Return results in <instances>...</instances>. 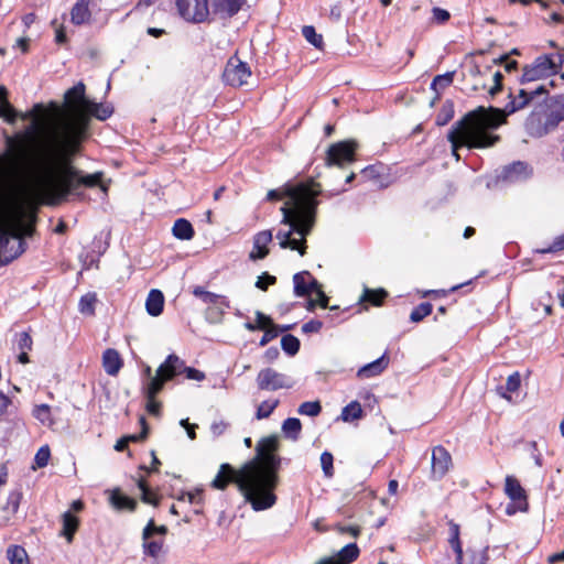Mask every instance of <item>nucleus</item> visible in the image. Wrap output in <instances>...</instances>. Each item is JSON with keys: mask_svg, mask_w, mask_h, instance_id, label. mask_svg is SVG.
I'll return each instance as SVG.
<instances>
[{"mask_svg": "<svg viewBox=\"0 0 564 564\" xmlns=\"http://www.w3.org/2000/svg\"><path fill=\"white\" fill-rule=\"evenodd\" d=\"M88 116H77L62 127V142L40 151L34 156L32 174L28 181L36 191L53 196L57 202L66 200L70 195L80 196L82 186L96 187L106 192L101 184V172L85 174L73 165V159L80 143L88 135Z\"/></svg>", "mask_w": 564, "mask_h": 564, "instance_id": "1", "label": "nucleus"}, {"mask_svg": "<svg viewBox=\"0 0 564 564\" xmlns=\"http://www.w3.org/2000/svg\"><path fill=\"white\" fill-rule=\"evenodd\" d=\"M289 200L281 207L283 213L282 224L288 225V230H278L275 238L282 249L297 250L301 256L306 252V237L311 234L316 218L322 194L319 184L312 182L297 184L288 191Z\"/></svg>", "mask_w": 564, "mask_h": 564, "instance_id": "2", "label": "nucleus"}, {"mask_svg": "<svg viewBox=\"0 0 564 564\" xmlns=\"http://www.w3.org/2000/svg\"><path fill=\"white\" fill-rule=\"evenodd\" d=\"M494 113H487L486 108L480 106L466 113L460 120L456 121L447 134L452 145V154L457 161L460 156L458 150L463 147L468 149H484L495 145L500 137L490 133L501 126L499 110Z\"/></svg>", "mask_w": 564, "mask_h": 564, "instance_id": "3", "label": "nucleus"}, {"mask_svg": "<svg viewBox=\"0 0 564 564\" xmlns=\"http://www.w3.org/2000/svg\"><path fill=\"white\" fill-rule=\"evenodd\" d=\"M43 111L44 107L42 104H35L34 107L26 112L18 111V118H21L22 120H31V123L26 127V129L23 132H19L14 137L9 134L4 135V142L7 147L4 155L10 156L14 165L20 167L24 172L26 177H29L32 174L33 167L31 166L33 164L34 156L37 155L40 151H43V149L52 147L53 144H59L62 142L63 124L70 118L77 116H86L78 109L76 105L73 106V113L66 119H64L59 124L57 138L47 142H43L35 148H29L26 147V141L37 132L40 124V116Z\"/></svg>", "mask_w": 564, "mask_h": 564, "instance_id": "4", "label": "nucleus"}, {"mask_svg": "<svg viewBox=\"0 0 564 564\" xmlns=\"http://www.w3.org/2000/svg\"><path fill=\"white\" fill-rule=\"evenodd\" d=\"M276 435L262 437L256 446V456L243 465V473L249 475L260 498L267 494H274L278 485V470L281 458L276 455L279 449Z\"/></svg>", "mask_w": 564, "mask_h": 564, "instance_id": "5", "label": "nucleus"}, {"mask_svg": "<svg viewBox=\"0 0 564 564\" xmlns=\"http://www.w3.org/2000/svg\"><path fill=\"white\" fill-rule=\"evenodd\" d=\"M231 482L237 486L239 492L245 497V500L249 502L256 511L269 509L276 501L274 494L269 492L265 498L259 497L249 475L243 473V466L239 469H235L230 464L224 463L220 465L210 486L214 489L224 490Z\"/></svg>", "mask_w": 564, "mask_h": 564, "instance_id": "6", "label": "nucleus"}, {"mask_svg": "<svg viewBox=\"0 0 564 564\" xmlns=\"http://www.w3.org/2000/svg\"><path fill=\"white\" fill-rule=\"evenodd\" d=\"M34 228L17 218L9 228L0 229V265H8L19 258L26 248L24 237H31Z\"/></svg>", "mask_w": 564, "mask_h": 564, "instance_id": "7", "label": "nucleus"}, {"mask_svg": "<svg viewBox=\"0 0 564 564\" xmlns=\"http://www.w3.org/2000/svg\"><path fill=\"white\" fill-rule=\"evenodd\" d=\"M547 85L540 84L534 88L519 89L518 94L513 96L511 93L509 94L510 101L505 106L503 109L489 107L486 109L487 113H494V110H499V118L501 119V124L506 122V117L512 115L523 108H525L535 97L541 95H547Z\"/></svg>", "mask_w": 564, "mask_h": 564, "instance_id": "8", "label": "nucleus"}, {"mask_svg": "<svg viewBox=\"0 0 564 564\" xmlns=\"http://www.w3.org/2000/svg\"><path fill=\"white\" fill-rule=\"evenodd\" d=\"M357 147V143L351 140L340 141L332 144L326 152V166H338L343 169L346 165L355 162Z\"/></svg>", "mask_w": 564, "mask_h": 564, "instance_id": "9", "label": "nucleus"}, {"mask_svg": "<svg viewBox=\"0 0 564 564\" xmlns=\"http://www.w3.org/2000/svg\"><path fill=\"white\" fill-rule=\"evenodd\" d=\"M553 75L556 74L554 72V64L552 63V59L549 55L542 54L535 57L531 64L523 67L520 84L524 85L546 79Z\"/></svg>", "mask_w": 564, "mask_h": 564, "instance_id": "10", "label": "nucleus"}, {"mask_svg": "<svg viewBox=\"0 0 564 564\" xmlns=\"http://www.w3.org/2000/svg\"><path fill=\"white\" fill-rule=\"evenodd\" d=\"M176 8L185 21L195 24L208 21L210 15L208 0H176Z\"/></svg>", "mask_w": 564, "mask_h": 564, "instance_id": "11", "label": "nucleus"}, {"mask_svg": "<svg viewBox=\"0 0 564 564\" xmlns=\"http://www.w3.org/2000/svg\"><path fill=\"white\" fill-rule=\"evenodd\" d=\"M250 76L251 70L248 64L240 61L236 55L227 61L223 73V79L227 85L240 87L247 84Z\"/></svg>", "mask_w": 564, "mask_h": 564, "instance_id": "12", "label": "nucleus"}, {"mask_svg": "<svg viewBox=\"0 0 564 564\" xmlns=\"http://www.w3.org/2000/svg\"><path fill=\"white\" fill-rule=\"evenodd\" d=\"M257 384L260 390L276 391L279 389H290L293 383L289 378L274 370L273 368H264L257 376Z\"/></svg>", "mask_w": 564, "mask_h": 564, "instance_id": "13", "label": "nucleus"}, {"mask_svg": "<svg viewBox=\"0 0 564 564\" xmlns=\"http://www.w3.org/2000/svg\"><path fill=\"white\" fill-rule=\"evenodd\" d=\"M545 112L544 105L539 104L529 115L525 120V128L530 135L543 137L553 130L549 127V119Z\"/></svg>", "mask_w": 564, "mask_h": 564, "instance_id": "14", "label": "nucleus"}, {"mask_svg": "<svg viewBox=\"0 0 564 564\" xmlns=\"http://www.w3.org/2000/svg\"><path fill=\"white\" fill-rule=\"evenodd\" d=\"M452 465V457L448 451L442 445L435 446L432 451L431 478L441 480Z\"/></svg>", "mask_w": 564, "mask_h": 564, "instance_id": "15", "label": "nucleus"}, {"mask_svg": "<svg viewBox=\"0 0 564 564\" xmlns=\"http://www.w3.org/2000/svg\"><path fill=\"white\" fill-rule=\"evenodd\" d=\"M245 3L246 0H208L210 13L223 20L235 17Z\"/></svg>", "mask_w": 564, "mask_h": 564, "instance_id": "16", "label": "nucleus"}, {"mask_svg": "<svg viewBox=\"0 0 564 564\" xmlns=\"http://www.w3.org/2000/svg\"><path fill=\"white\" fill-rule=\"evenodd\" d=\"M156 370L160 377H162L166 381H171L175 377L183 373L184 361L175 354H171L166 357L164 362H162Z\"/></svg>", "mask_w": 564, "mask_h": 564, "instance_id": "17", "label": "nucleus"}, {"mask_svg": "<svg viewBox=\"0 0 564 564\" xmlns=\"http://www.w3.org/2000/svg\"><path fill=\"white\" fill-rule=\"evenodd\" d=\"M294 294L296 296H308L317 289L318 281L308 271L297 272L293 275Z\"/></svg>", "mask_w": 564, "mask_h": 564, "instance_id": "18", "label": "nucleus"}, {"mask_svg": "<svg viewBox=\"0 0 564 564\" xmlns=\"http://www.w3.org/2000/svg\"><path fill=\"white\" fill-rule=\"evenodd\" d=\"M549 127L553 130L564 120V95H557L544 104Z\"/></svg>", "mask_w": 564, "mask_h": 564, "instance_id": "19", "label": "nucleus"}, {"mask_svg": "<svg viewBox=\"0 0 564 564\" xmlns=\"http://www.w3.org/2000/svg\"><path fill=\"white\" fill-rule=\"evenodd\" d=\"M529 166L522 161H516L511 164L503 166L499 178L507 182H518L525 180L529 176Z\"/></svg>", "mask_w": 564, "mask_h": 564, "instance_id": "20", "label": "nucleus"}, {"mask_svg": "<svg viewBox=\"0 0 564 564\" xmlns=\"http://www.w3.org/2000/svg\"><path fill=\"white\" fill-rule=\"evenodd\" d=\"M448 545L455 554L456 564H464V551L460 541V527L453 520L448 521Z\"/></svg>", "mask_w": 564, "mask_h": 564, "instance_id": "21", "label": "nucleus"}, {"mask_svg": "<svg viewBox=\"0 0 564 564\" xmlns=\"http://www.w3.org/2000/svg\"><path fill=\"white\" fill-rule=\"evenodd\" d=\"M272 241L271 230H262L253 237V249L249 254V258L253 261L264 259L269 249L267 246Z\"/></svg>", "mask_w": 564, "mask_h": 564, "instance_id": "22", "label": "nucleus"}, {"mask_svg": "<svg viewBox=\"0 0 564 564\" xmlns=\"http://www.w3.org/2000/svg\"><path fill=\"white\" fill-rule=\"evenodd\" d=\"M109 503L117 511H135L138 501L127 495H123L119 488L110 491Z\"/></svg>", "mask_w": 564, "mask_h": 564, "instance_id": "23", "label": "nucleus"}, {"mask_svg": "<svg viewBox=\"0 0 564 564\" xmlns=\"http://www.w3.org/2000/svg\"><path fill=\"white\" fill-rule=\"evenodd\" d=\"M360 550L356 543L345 545L338 553L337 558H324L317 564H350L358 558Z\"/></svg>", "mask_w": 564, "mask_h": 564, "instance_id": "24", "label": "nucleus"}, {"mask_svg": "<svg viewBox=\"0 0 564 564\" xmlns=\"http://www.w3.org/2000/svg\"><path fill=\"white\" fill-rule=\"evenodd\" d=\"M93 0H77L70 10V21L75 25L89 23L91 20L90 4Z\"/></svg>", "mask_w": 564, "mask_h": 564, "instance_id": "25", "label": "nucleus"}, {"mask_svg": "<svg viewBox=\"0 0 564 564\" xmlns=\"http://www.w3.org/2000/svg\"><path fill=\"white\" fill-rule=\"evenodd\" d=\"M388 365L389 358L384 352L381 357L359 368L357 377L364 379L379 376L387 369Z\"/></svg>", "mask_w": 564, "mask_h": 564, "instance_id": "26", "label": "nucleus"}, {"mask_svg": "<svg viewBox=\"0 0 564 564\" xmlns=\"http://www.w3.org/2000/svg\"><path fill=\"white\" fill-rule=\"evenodd\" d=\"M122 366L123 360L116 349L108 348L102 352V367L107 375L117 376Z\"/></svg>", "mask_w": 564, "mask_h": 564, "instance_id": "27", "label": "nucleus"}, {"mask_svg": "<svg viewBox=\"0 0 564 564\" xmlns=\"http://www.w3.org/2000/svg\"><path fill=\"white\" fill-rule=\"evenodd\" d=\"M0 118L13 124L18 119V110L8 101V89L0 86Z\"/></svg>", "mask_w": 564, "mask_h": 564, "instance_id": "28", "label": "nucleus"}, {"mask_svg": "<svg viewBox=\"0 0 564 564\" xmlns=\"http://www.w3.org/2000/svg\"><path fill=\"white\" fill-rule=\"evenodd\" d=\"M164 295L160 290L153 289L149 292L145 308L149 315L159 316L163 312Z\"/></svg>", "mask_w": 564, "mask_h": 564, "instance_id": "29", "label": "nucleus"}, {"mask_svg": "<svg viewBox=\"0 0 564 564\" xmlns=\"http://www.w3.org/2000/svg\"><path fill=\"white\" fill-rule=\"evenodd\" d=\"M505 492L513 501H524L527 505L525 490L513 476H507L505 480Z\"/></svg>", "mask_w": 564, "mask_h": 564, "instance_id": "30", "label": "nucleus"}, {"mask_svg": "<svg viewBox=\"0 0 564 564\" xmlns=\"http://www.w3.org/2000/svg\"><path fill=\"white\" fill-rule=\"evenodd\" d=\"M172 234L176 239L180 240H191L194 235V228L193 225L185 218H178L175 220Z\"/></svg>", "mask_w": 564, "mask_h": 564, "instance_id": "31", "label": "nucleus"}, {"mask_svg": "<svg viewBox=\"0 0 564 564\" xmlns=\"http://www.w3.org/2000/svg\"><path fill=\"white\" fill-rule=\"evenodd\" d=\"M167 381L160 377L158 372L153 378H150L142 387V393L145 399H155L156 395L163 390Z\"/></svg>", "mask_w": 564, "mask_h": 564, "instance_id": "32", "label": "nucleus"}, {"mask_svg": "<svg viewBox=\"0 0 564 564\" xmlns=\"http://www.w3.org/2000/svg\"><path fill=\"white\" fill-rule=\"evenodd\" d=\"M85 108L89 116H93L100 121L107 120L113 113V107L108 104L87 101V106Z\"/></svg>", "mask_w": 564, "mask_h": 564, "instance_id": "33", "label": "nucleus"}, {"mask_svg": "<svg viewBox=\"0 0 564 564\" xmlns=\"http://www.w3.org/2000/svg\"><path fill=\"white\" fill-rule=\"evenodd\" d=\"M302 423L297 417H288L282 423V432L284 436L293 442L300 440Z\"/></svg>", "mask_w": 564, "mask_h": 564, "instance_id": "34", "label": "nucleus"}, {"mask_svg": "<svg viewBox=\"0 0 564 564\" xmlns=\"http://www.w3.org/2000/svg\"><path fill=\"white\" fill-rule=\"evenodd\" d=\"M85 90H86L85 85L82 82L77 83L76 85H74L72 88H69L65 93V100H66V102H68V104L82 102L86 107L87 106V101H89V100L86 99V97H85Z\"/></svg>", "mask_w": 564, "mask_h": 564, "instance_id": "35", "label": "nucleus"}, {"mask_svg": "<svg viewBox=\"0 0 564 564\" xmlns=\"http://www.w3.org/2000/svg\"><path fill=\"white\" fill-rule=\"evenodd\" d=\"M193 294L196 297H199L206 304L221 303V304H225L227 307L229 306L225 296L209 292V291L205 290L203 286H196L193 290Z\"/></svg>", "mask_w": 564, "mask_h": 564, "instance_id": "36", "label": "nucleus"}, {"mask_svg": "<svg viewBox=\"0 0 564 564\" xmlns=\"http://www.w3.org/2000/svg\"><path fill=\"white\" fill-rule=\"evenodd\" d=\"M7 558L10 564H30L28 553L21 545H10L7 549Z\"/></svg>", "mask_w": 564, "mask_h": 564, "instance_id": "37", "label": "nucleus"}, {"mask_svg": "<svg viewBox=\"0 0 564 564\" xmlns=\"http://www.w3.org/2000/svg\"><path fill=\"white\" fill-rule=\"evenodd\" d=\"M78 519L72 514L70 511H66L63 514V535L67 539L68 542L73 540V536L78 528Z\"/></svg>", "mask_w": 564, "mask_h": 564, "instance_id": "38", "label": "nucleus"}, {"mask_svg": "<svg viewBox=\"0 0 564 564\" xmlns=\"http://www.w3.org/2000/svg\"><path fill=\"white\" fill-rule=\"evenodd\" d=\"M455 72H447L442 75H437L431 83V89L436 93V96L440 95L441 90L449 87L453 84Z\"/></svg>", "mask_w": 564, "mask_h": 564, "instance_id": "39", "label": "nucleus"}, {"mask_svg": "<svg viewBox=\"0 0 564 564\" xmlns=\"http://www.w3.org/2000/svg\"><path fill=\"white\" fill-rule=\"evenodd\" d=\"M362 416V409L359 402L351 401L346 406L343 408L340 417L345 422H351L354 420H358Z\"/></svg>", "mask_w": 564, "mask_h": 564, "instance_id": "40", "label": "nucleus"}, {"mask_svg": "<svg viewBox=\"0 0 564 564\" xmlns=\"http://www.w3.org/2000/svg\"><path fill=\"white\" fill-rule=\"evenodd\" d=\"M97 303L96 293H86L83 295L78 303L79 312L84 315L93 316L95 315V305Z\"/></svg>", "mask_w": 564, "mask_h": 564, "instance_id": "41", "label": "nucleus"}, {"mask_svg": "<svg viewBox=\"0 0 564 564\" xmlns=\"http://www.w3.org/2000/svg\"><path fill=\"white\" fill-rule=\"evenodd\" d=\"M388 296V293L383 289L378 290H370L365 289L362 296L360 297V301L362 302H369L375 306H379L382 304L384 299Z\"/></svg>", "mask_w": 564, "mask_h": 564, "instance_id": "42", "label": "nucleus"}, {"mask_svg": "<svg viewBox=\"0 0 564 564\" xmlns=\"http://www.w3.org/2000/svg\"><path fill=\"white\" fill-rule=\"evenodd\" d=\"M32 414L43 425L52 426L54 424V420H53L52 413H51V408L47 404L35 405L32 411Z\"/></svg>", "mask_w": 564, "mask_h": 564, "instance_id": "43", "label": "nucleus"}, {"mask_svg": "<svg viewBox=\"0 0 564 564\" xmlns=\"http://www.w3.org/2000/svg\"><path fill=\"white\" fill-rule=\"evenodd\" d=\"M302 35L314 47L321 50L324 45L322 34H318L313 25H304L302 28Z\"/></svg>", "mask_w": 564, "mask_h": 564, "instance_id": "44", "label": "nucleus"}, {"mask_svg": "<svg viewBox=\"0 0 564 564\" xmlns=\"http://www.w3.org/2000/svg\"><path fill=\"white\" fill-rule=\"evenodd\" d=\"M301 343L297 337L286 334L281 338L283 351L290 356H295L300 350Z\"/></svg>", "mask_w": 564, "mask_h": 564, "instance_id": "45", "label": "nucleus"}, {"mask_svg": "<svg viewBox=\"0 0 564 564\" xmlns=\"http://www.w3.org/2000/svg\"><path fill=\"white\" fill-rule=\"evenodd\" d=\"M432 310L433 306L431 303L423 302L412 310L410 314V321L413 323H419L429 316L432 313Z\"/></svg>", "mask_w": 564, "mask_h": 564, "instance_id": "46", "label": "nucleus"}, {"mask_svg": "<svg viewBox=\"0 0 564 564\" xmlns=\"http://www.w3.org/2000/svg\"><path fill=\"white\" fill-rule=\"evenodd\" d=\"M163 545H164L163 540H153V541H150V539L143 540V543H142L143 553L147 556L156 558L160 555V553L163 549Z\"/></svg>", "mask_w": 564, "mask_h": 564, "instance_id": "47", "label": "nucleus"}, {"mask_svg": "<svg viewBox=\"0 0 564 564\" xmlns=\"http://www.w3.org/2000/svg\"><path fill=\"white\" fill-rule=\"evenodd\" d=\"M488 550L489 547L485 546L481 551L477 552L471 547H467L468 564H487L489 561Z\"/></svg>", "mask_w": 564, "mask_h": 564, "instance_id": "48", "label": "nucleus"}, {"mask_svg": "<svg viewBox=\"0 0 564 564\" xmlns=\"http://www.w3.org/2000/svg\"><path fill=\"white\" fill-rule=\"evenodd\" d=\"M453 117H454V105L451 100H446L436 117V124L445 126L453 119Z\"/></svg>", "mask_w": 564, "mask_h": 564, "instance_id": "49", "label": "nucleus"}, {"mask_svg": "<svg viewBox=\"0 0 564 564\" xmlns=\"http://www.w3.org/2000/svg\"><path fill=\"white\" fill-rule=\"evenodd\" d=\"M279 405V400H265L261 402L257 409L256 417L258 420L268 419L275 408Z\"/></svg>", "mask_w": 564, "mask_h": 564, "instance_id": "50", "label": "nucleus"}, {"mask_svg": "<svg viewBox=\"0 0 564 564\" xmlns=\"http://www.w3.org/2000/svg\"><path fill=\"white\" fill-rule=\"evenodd\" d=\"M137 486L142 492L141 500L144 503L153 505L155 507L159 505V499L153 496L144 478H140L137 482Z\"/></svg>", "mask_w": 564, "mask_h": 564, "instance_id": "51", "label": "nucleus"}, {"mask_svg": "<svg viewBox=\"0 0 564 564\" xmlns=\"http://www.w3.org/2000/svg\"><path fill=\"white\" fill-rule=\"evenodd\" d=\"M321 412L322 405L319 401L303 402L297 409V413L301 415L317 416Z\"/></svg>", "mask_w": 564, "mask_h": 564, "instance_id": "52", "label": "nucleus"}, {"mask_svg": "<svg viewBox=\"0 0 564 564\" xmlns=\"http://www.w3.org/2000/svg\"><path fill=\"white\" fill-rule=\"evenodd\" d=\"M22 499V491L20 489H14L10 491L7 503L4 506V510L11 512L12 514L17 513L20 502Z\"/></svg>", "mask_w": 564, "mask_h": 564, "instance_id": "53", "label": "nucleus"}, {"mask_svg": "<svg viewBox=\"0 0 564 564\" xmlns=\"http://www.w3.org/2000/svg\"><path fill=\"white\" fill-rule=\"evenodd\" d=\"M520 384H521V377H520L519 372H513L507 378L506 387L498 388V391H501L502 389H505L507 392H516L520 388ZM499 393L501 397L508 398L505 392H499Z\"/></svg>", "mask_w": 564, "mask_h": 564, "instance_id": "54", "label": "nucleus"}, {"mask_svg": "<svg viewBox=\"0 0 564 564\" xmlns=\"http://www.w3.org/2000/svg\"><path fill=\"white\" fill-rule=\"evenodd\" d=\"M562 250H564V234L556 237L549 247L535 249L534 252L545 254V253H556Z\"/></svg>", "mask_w": 564, "mask_h": 564, "instance_id": "55", "label": "nucleus"}, {"mask_svg": "<svg viewBox=\"0 0 564 564\" xmlns=\"http://www.w3.org/2000/svg\"><path fill=\"white\" fill-rule=\"evenodd\" d=\"M333 463H334L333 454L327 451L323 452L321 455V465H322L324 475L328 478L334 476Z\"/></svg>", "mask_w": 564, "mask_h": 564, "instance_id": "56", "label": "nucleus"}, {"mask_svg": "<svg viewBox=\"0 0 564 564\" xmlns=\"http://www.w3.org/2000/svg\"><path fill=\"white\" fill-rule=\"evenodd\" d=\"M139 423L141 425V432L139 434H132V435L124 436V438H128V443L129 442H134V443L142 442V441H144L148 437V435H149V425H148L147 420H145V417L143 415L140 416Z\"/></svg>", "mask_w": 564, "mask_h": 564, "instance_id": "57", "label": "nucleus"}, {"mask_svg": "<svg viewBox=\"0 0 564 564\" xmlns=\"http://www.w3.org/2000/svg\"><path fill=\"white\" fill-rule=\"evenodd\" d=\"M50 457H51L50 447L47 445H44V446L40 447L39 451L36 452L35 456H34V463L39 468H43V467L47 466Z\"/></svg>", "mask_w": 564, "mask_h": 564, "instance_id": "58", "label": "nucleus"}, {"mask_svg": "<svg viewBox=\"0 0 564 564\" xmlns=\"http://www.w3.org/2000/svg\"><path fill=\"white\" fill-rule=\"evenodd\" d=\"M32 345L33 341L28 332H21L17 335V347L19 350H31Z\"/></svg>", "mask_w": 564, "mask_h": 564, "instance_id": "59", "label": "nucleus"}, {"mask_svg": "<svg viewBox=\"0 0 564 564\" xmlns=\"http://www.w3.org/2000/svg\"><path fill=\"white\" fill-rule=\"evenodd\" d=\"M276 282V278L274 275H270L268 273H263L258 278L256 282V286L262 291H265L269 285H273Z\"/></svg>", "mask_w": 564, "mask_h": 564, "instance_id": "60", "label": "nucleus"}, {"mask_svg": "<svg viewBox=\"0 0 564 564\" xmlns=\"http://www.w3.org/2000/svg\"><path fill=\"white\" fill-rule=\"evenodd\" d=\"M335 530L339 532L340 534H350L354 538H358L361 533V528L359 525H343V524H336Z\"/></svg>", "mask_w": 564, "mask_h": 564, "instance_id": "61", "label": "nucleus"}, {"mask_svg": "<svg viewBox=\"0 0 564 564\" xmlns=\"http://www.w3.org/2000/svg\"><path fill=\"white\" fill-rule=\"evenodd\" d=\"M554 64V72L558 74L564 64V47L560 48L557 53L547 54Z\"/></svg>", "mask_w": 564, "mask_h": 564, "instance_id": "62", "label": "nucleus"}, {"mask_svg": "<svg viewBox=\"0 0 564 564\" xmlns=\"http://www.w3.org/2000/svg\"><path fill=\"white\" fill-rule=\"evenodd\" d=\"M323 327V323L318 319H311L303 324L302 332L304 334L318 333Z\"/></svg>", "mask_w": 564, "mask_h": 564, "instance_id": "63", "label": "nucleus"}, {"mask_svg": "<svg viewBox=\"0 0 564 564\" xmlns=\"http://www.w3.org/2000/svg\"><path fill=\"white\" fill-rule=\"evenodd\" d=\"M263 330H264V334L259 341L260 346H265L268 343H270L278 336V329H276L275 325H272Z\"/></svg>", "mask_w": 564, "mask_h": 564, "instance_id": "64", "label": "nucleus"}]
</instances>
